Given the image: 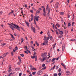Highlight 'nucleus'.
I'll use <instances>...</instances> for the list:
<instances>
[{"label": "nucleus", "instance_id": "nucleus-1", "mask_svg": "<svg viewBox=\"0 0 76 76\" xmlns=\"http://www.w3.org/2000/svg\"><path fill=\"white\" fill-rule=\"evenodd\" d=\"M11 24L13 25V26H14L10 24H8V25H10L11 26H12V27H13L14 28H16L18 30V31H20V29H20V27H19L16 24H13V23H12Z\"/></svg>", "mask_w": 76, "mask_h": 76}, {"label": "nucleus", "instance_id": "nucleus-2", "mask_svg": "<svg viewBox=\"0 0 76 76\" xmlns=\"http://www.w3.org/2000/svg\"><path fill=\"white\" fill-rule=\"evenodd\" d=\"M48 40H45L44 41V42L43 43V45H48Z\"/></svg>", "mask_w": 76, "mask_h": 76}, {"label": "nucleus", "instance_id": "nucleus-3", "mask_svg": "<svg viewBox=\"0 0 76 76\" xmlns=\"http://www.w3.org/2000/svg\"><path fill=\"white\" fill-rule=\"evenodd\" d=\"M34 18L36 21H37V22H38V20L39 19L38 18H39V16H37V17L36 16H35Z\"/></svg>", "mask_w": 76, "mask_h": 76}, {"label": "nucleus", "instance_id": "nucleus-4", "mask_svg": "<svg viewBox=\"0 0 76 76\" xmlns=\"http://www.w3.org/2000/svg\"><path fill=\"white\" fill-rule=\"evenodd\" d=\"M47 53H43L41 54V56L42 57H45L47 55Z\"/></svg>", "mask_w": 76, "mask_h": 76}, {"label": "nucleus", "instance_id": "nucleus-5", "mask_svg": "<svg viewBox=\"0 0 76 76\" xmlns=\"http://www.w3.org/2000/svg\"><path fill=\"white\" fill-rule=\"evenodd\" d=\"M42 73V71L41 70H40L37 72V75H41Z\"/></svg>", "mask_w": 76, "mask_h": 76}, {"label": "nucleus", "instance_id": "nucleus-6", "mask_svg": "<svg viewBox=\"0 0 76 76\" xmlns=\"http://www.w3.org/2000/svg\"><path fill=\"white\" fill-rule=\"evenodd\" d=\"M58 5H59V3L57 2L55 4L56 8H58Z\"/></svg>", "mask_w": 76, "mask_h": 76}, {"label": "nucleus", "instance_id": "nucleus-7", "mask_svg": "<svg viewBox=\"0 0 76 76\" xmlns=\"http://www.w3.org/2000/svg\"><path fill=\"white\" fill-rule=\"evenodd\" d=\"M64 48H65V46H64V45H62V51H64Z\"/></svg>", "mask_w": 76, "mask_h": 76}, {"label": "nucleus", "instance_id": "nucleus-8", "mask_svg": "<svg viewBox=\"0 0 76 76\" xmlns=\"http://www.w3.org/2000/svg\"><path fill=\"white\" fill-rule=\"evenodd\" d=\"M7 53H4L3 55H2V56H3V57H6V56L7 55Z\"/></svg>", "mask_w": 76, "mask_h": 76}, {"label": "nucleus", "instance_id": "nucleus-9", "mask_svg": "<svg viewBox=\"0 0 76 76\" xmlns=\"http://www.w3.org/2000/svg\"><path fill=\"white\" fill-rule=\"evenodd\" d=\"M50 39L52 42H53V41H54V40H53V38L52 37V36L50 37Z\"/></svg>", "mask_w": 76, "mask_h": 76}, {"label": "nucleus", "instance_id": "nucleus-10", "mask_svg": "<svg viewBox=\"0 0 76 76\" xmlns=\"http://www.w3.org/2000/svg\"><path fill=\"white\" fill-rule=\"evenodd\" d=\"M60 14L61 15H63L64 14V12H60Z\"/></svg>", "mask_w": 76, "mask_h": 76}, {"label": "nucleus", "instance_id": "nucleus-11", "mask_svg": "<svg viewBox=\"0 0 76 76\" xmlns=\"http://www.w3.org/2000/svg\"><path fill=\"white\" fill-rule=\"evenodd\" d=\"M45 60V57H44L42 59V61L43 62Z\"/></svg>", "mask_w": 76, "mask_h": 76}, {"label": "nucleus", "instance_id": "nucleus-12", "mask_svg": "<svg viewBox=\"0 0 76 76\" xmlns=\"http://www.w3.org/2000/svg\"><path fill=\"white\" fill-rule=\"evenodd\" d=\"M56 58H53L51 61L52 62H54V60H56Z\"/></svg>", "mask_w": 76, "mask_h": 76}, {"label": "nucleus", "instance_id": "nucleus-13", "mask_svg": "<svg viewBox=\"0 0 76 76\" xmlns=\"http://www.w3.org/2000/svg\"><path fill=\"white\" fill-rule=\"evenodd\" d=\"M2 45H3V46H4V45H6V43H1Z\"/></svg>", "mask_w": 76, "mask_h": 76}, {"label": "nucleus", "instance_id": "nucleus-14", "mask_svg": "<svg viewBox=\"0 0 76 76\" xmlns=\"http://www.w3.org/2000/svg\"><path fill=\"white\" fill-rule=\"evenodd\" d=\"M12 69H9L8 70V72L9 73H10L11 72H12Z\"/></svg>", "mask_w": 76, "mask_h": 76}, {"label": "nucleus", "instance_id": "nucleus-15", "mask_svg": "<svg viewBox=\"0 0 76 76\" xmlns=\"http://www.w3.org/2000/svg\"><path fill=\"white\" fill-rule=\"evenodd\" d=\"M49 8V7H48V5H47V7H46V10H47V11L48 9Z\"/></svg>", "mask_w": 76, "mask_h": 76}, {"label": "nucleus", "instance_id": "nucleus-16", "mask_svg": "<svg viewBox=\"0 0 76 76\" xmlns=\"http://www.w3.org/2000/svg\"><path fill=\"white\" fill-rule=\"evenodd\" d=\"M40 12H39V11H37L36 12V14H38V13H39Z\"/></svg>", "mask_w": 76, "mask_h": 76}, {"label": "nucleus", "instance_id": "nucleus-17", "mask_svg": "<svg viewBox=\"0 0 76 76\" xmlns=\"http://www.w3.org/2000/svg\"><path fill=\"white\" fill-rule=\"evenodd\" d=\"M33 32L35 33V27H33Z\"/></svg>", "mask_w": 76, "mask_h": 76}, {"label": "nucleus", "instance_id": "nucleus-18", "mask_svg": "<svg viewBox=\"0 0 76 76\" xmlns=\"http://www.w3.org/2000/svg\"><path fill=\"white\" fill-rule=\"evenodd\" d=\"M50 39V37H48L46 38V39L45 40H48Z\"/></svg>", "mask_w": 76, "mask_h": 76}, {"label": "nucleus", "instance_id": "nucleus-19", "mask_svg": "<svg viewBox=\"0 0 76 76\" xmlns=\"http://www.w3.org/2000/svg\"><path fill=\"white\" fill-rule=\"evenodd\" d=\"M43 15L44 16H45V15H46V12H43Z\"/></svg>", "mask_w": 76, "mask_h": 76}, {"label": "nucleus", "instance_id": "nucleus-20", "mask_svg": "<svg viewBox=\"0 0 76 76\" xmlns=\"http://www.w3.org/2000/svg\"><path fill=\"white\" fill-rule=\"evenodd\" d=\"M71 26V24H70V23H68V26Z\"/></svg>", "mask_w": 76, "mask_h": 76}, {"label": "nucleus", "instance_id": "nucleus-21", "mask_svg": "<svg viewBox=\"0 0 76 76\" xmlns=\"http://www.w3.org/2000/svg\"><path fill=\"white\" fill-rule=\"evenodd\" d=\"M50 12V8H49L48 9V14H49Z\"/></svg>", "mask_w": 76, "mask_h": 76}, {"label": "nucleus", "instance_id": "nucleus-22", "mask_svg": "<svg viewBox=\"0 0 76 76\" xmlns=\"http://www.w3.org/2000/svg\"><path fill=\"white\" fill-rule=\"evenodd\" d=\"M13 13V11L12 10V12L9 13V15H12V13Z\"/></svg>", "mask_w": 76, "mask_h": 76}, {"label": "nucleus", "instance_id": "nucleus-23", "mask_svg": "<svg viewBox=\"0 0 76 76\" xmlns=\"http://www.w3.org/2000/svg\"><path fill=\"white\" fill-rule=\"evenodd\" d=\"M26 24L28 26H29V23L26 22Z\"/></svg>", "mask_w": 76, "mask_h": 76}, {"label": "nucleus", "instance_id": "nucleus-24", "mask_svg": "<svg viewBox=\"0 0 76 76\" xmlns=\"http://www.w3.org/2000/svg\"><path fill=\"white\" fill-rule=\"evenodd\" d=\"M35 57H36L35 56H31V58H35Z\"/></svg>", "mask_w": 76, "mask_h": 76}, {"label": "nucleus", "instance_id": "nucleus-25", "mask_svg": "<svg viewBox=\"0 0 76 76\" xmlns=\"http://www.w3.org/2000/svg\"><path fill=\"white\" fill-rule=\"evenodd\" d=\"M36 73V72H34L32 73V75H35V74Z\"/></svg>", "mask_w": 76, "mask_h": 76}, {"label": "nucleus", "instance_id": "nucleus-26", "mask_svg": "<svg viewBox=\"0 0 76 76\" xmlns=\"http://www.w3.org/2000/svg\"><path fill=\"white\" fill-rule=\"evenodd\" d=\"M43 12H45V8H44L43 9Z\"/></svg>", "mask_w": 76, "mask_h": 76}, {"label": "nucleus", "instance_id": "nucleus-27", "mask_svg": "<svg viewBox=\"0 0 76 76\" xmlns=\"http://www.w3.org/2000/svg\"><path fill=\"white\" fill-rule=\"evenodd\" d=\"M61 65H62V66H64L65 65L64 64H63V63H61Z\"/></svg>", "mask_w": 76, "mask_h": 76}, {"label": "nucleus", "instance_id": "nucleus-28", "mask_svg": "<svg viewBox=\"0 0 76 76\" xmlns=\"http://www.w3.org/2000/svg\"><path fill=\"white\" fill-rule=\"evenodd\" d=\"M20 56H21V57H23L24 56V55L23 54H20Z\"/></svg>", "mask_w": 76, "mask_h": 76}, {"label": "nucleus", "instance_id": "nucleus-29", "mask_svg": "<svg viewBox=\"0 0 76 76\" xmlns=\"http://www.w3.org/2000/svg\"><path fill=\"white\" fill-rule=\"evenodd\" d=\"M30 68H31V70H32V69L33 68H32V66H30Z\"/></svg>", "mask_w": 76, "mask_h": 76}, {"label": "nucleus", "instance_id": "nucleus-30", "mask_svg": "<svg viewBox=\"0 0 76 76\" xmlns=\"http://www.w3.org/2000/svg\"><path fill=\"white\" fill-rule=\"evenodd\" d=\"M42 67H45V64H43L42 65Z\"/></svg>", "mask_w": 76, "mask_h": 76}, {"label": "nucleus", "instance_id": "nucleus-31", "mask_svg": "<svg viewBox=\"0 0 76 76\" xmlns=\"http://www.w3.org/2000/svg\"><path fill=\"white\" fill-rule=\"evenodd\" d=\"M66 73H70V72L68 71H66Z\"/></svg>", "mask_w": 76, "mask_h": 76}, {"label": "nucleus", "instance_id": "nucleus-32", "mask_svg": "<svg viewBox=\"0 0 76 76\" xmlns=\"http://www.w3.org/2000/svg\"><path fill=\"white\" fill-rule=\"evenodd\" d=\"M56 26H58V27H60V25H59L58 23L56 24Z\"/></svg>", "mask_w": 76, "mask_h": 76}, {"label": "nucleus", "instance_id": "nucleus-33", "mask_svg": "<svg viewBox=\"0 0 76 76\" xmlns=\"http://www.w3.org/2000/svg\"><path fill=\"white\" fill-rule=\"evenodd\" d=\"M15 50H18V47L17 46L15 47Z\"/></svg>", "mask_w": 76, "mask_h": 76}, {"label": "nucleus", "instance_id": "nucleus-34", "mask_svg": "<svg viewBox=\"0 0 76 76\" xmlns=\"http://www.w3.org/2000/svg\"><path fill=\"white\" fill-rule=\"evenodd\" d=\"M60 32L61 34H63V31H61Z\"/></svg>", "mask_w": 76, "mask_h": 76}, {"label": "nucleus", "instance_id": "nucleus-35", "mask_svg": "<svg viewBox=\"0 0 76 76\" xmlns=\"http://www.w3.org/2000/svg\"><path fill=\"white\" fill-rule=\"evenodd\" d=\"M36 54H37L36 52H34V53L33 54V56H35V55Z\"/></svg>", "mask_w": 76, "mask_h": 76}, {"label": "nucleus", "instance_id": "nucleus-36", "mask_svg": "<svg viewBox=\"0 0 76 76\" xmlns=\"http://www.w3.org/2000/svg\"><path fill=\"white\" fill-rule=\"evenodd\" d=\"M24 53H26V54H28V52L26 51H25Z\"/></svg>", "mask_w": 76, "mask_h": 76}, {"label": "nucleus", "instance_id": "nucleus-37", "mask_svg": "<svg viewBox=\"0 0 76 76\" xmlns=\"http://www.w3.org/2000/svg\"><path fill=\"white\" fill-rule=\"evenodd\" d=\"M55 28L56 29H58L57 27V26L56 25H55Z\"/></svg>", "mask_w": 76, "mask_h": 76}, {"label": "nucleus", "instance_id": "nucleus-38", "mask_svg": "<svg viewBox=\"0 0 76 76\" xmlns=\"http://www.w3.org/2000/svg\"><path fill=\"white\" fill-rule=\"evenodd\" d=\"M32 10H35V11L36 10V9H35L34 8V7L32 8Z\"/></svg>", "mask_w": 76, "mask_h": 76}, {"label": "nucleus", "instance_id": "nucleus-39", "mask_svg": "<svg viewBox=\"0 0 76 76\" xmlns=\"http://www.w3.org/2000/svg\"><path fill=\"white\" fill-rule=\"evenodd\" d=\"M58 72H61V68H59L58 69Z\"/></svg>", "mask_w": 76, "mask_h": 76}, {"label": "nucleus", "instance_id": "nucleus-40", "mask_svg": "<svg viewBox=\"0 0 76 76\" xmlns=\"http://www.w3.org/2000/svg\"><path fill=\"white\" fill-rule=\"evenodd\" d=\"M58 38H62V36H58Z\"/></svg>", "mask_w": 76, "mask_h": 76}, {"label": "nucleus", "instance_id": "nucleus-41", "mask_svg": "<svg viewBox=\"0 0 76 76\" xmlns=\"http://www.w3.org/2000/svg\"><path fill=\"white\" fill-rule=\"evenodd\" d=\"M55 45H56V44H55V45H53V48H55V47H56V46H55Z\"/></svg>", "mask_w": 76, "mask_h": 76}, {"label": "nucleus", "instance_id": "nucleus-42", "mask_svg": "<svg viewBox=\"0 0 76 76\" xmlns=\"http://www.w3.org/2000/svg\"><path fill=\"white\" fill-rule=\"evenodd\" d=\"M61 20V22H64V21L63 20V19L62 18Z\"/></svg>", "mask_w": 76, "mask_h": 76}, {"label": "nucleus", "instance_id": "nucleus-43", "mask_svg": "<svg viewBox=\"0 0 76 76\" xmlns=\"http://www.w3.org/2000/svg\"><path fill=\"white\" fill-rule=\"evenodd\" d=\"M66 76H69V75H70V74H68V73H67L66 74Z\"/></svg>", "mask_w": 76, "mask_h": 76}, {"label": "nucleus", "instance_id": "nucleus-44", "mask_svg": "<svg viewBox=\"0 0 76 76\" xmlns=\"http://www.w3.org/2000/svg\"><path fill=\"white\" fill-rule=\"evenodd\" d=\"M11 37L12 38H14V37H13V35L12 34H11Z\"/></svg>", "mask_w": 76, "mask_h": 76}, {"label": "nucleus", "instance_id": "nucleus-45", "mask_svg": "<svg viewBox=\"0 0 76 76\" xmlns=\"http://www.w3.org/2000/svg\"><path fill=\"white\" fill-rule=\"evenodd\" d=\"M30 12H31V13H33V10H30Z\"/></svg>", "mask_w": 76, "mask_h": 76}, {"label": "nucleus", "instance_id": "nucleus-46", "mask_svg": "<svg viewBox=\"0 0 76 76\" xmlns=\"http://www.w3.org/2000/svg\"><path fill=\"white\" fill-rule=\"evenodd\" d=\"M31 18H34V16L33 15H32V14L31 15Z\"/></svg>", "mask_w": 76, "mask_h": 76}, {"label": "nucleus", "instance_id": "nucleus-47", "mask_svg": "<svg viewBox=\"0 0 76 76\" xmlns=\"http://www.w3.org/2000/svg\"><path fill=\"white\" fill-rule=\"evenodd\" d=\"M26 50H27V51L28 52V53H30V51H29V50L27 49Z\"/></svg>", "mask_w": 76, "mask_h": 76}, {"label": "nucleus", "instance_id": "nucleus-48", "mask_svg": "<svg viewBox=\"0 0 76 76\" xmlns=\"http://www.w3.org/2000/svg\"><path fill=\"white\" fill-rule=\"evenodd\" d=\"M58 76H61V73L59 72L58 74Z\"/></svg>", "mask_w": 76, "mask_h": 76}, {"label": "nucleus", "instance_id": "nucleus-49", "mask_svg": "<svg viewBox=\"0 0 76 76\" xmlns=\"http://www.w3.org/2000/svg\"><path fill=\"white\" fill-rule=\"evenodd\" d=\"M56 34L57 35H58V32H57V30H56Z\"/></svg>", "mask_w": 76, "mask_h": 76}, {"label": "nucleus", "instance_id": "nucleus-50", "mask_svg": "<svg viewBox=\"0 0 76 76\" xmlns=\"http://www.w3.org/2000/svg\"><path fill=\"white\" fill-rule=\"evenodd\" d=\"M54 76H57V74L55 73V74H54Z\"/></svg>", "mask_w": 76, "mask_h": 76}, {"label": "nucleus", "instance_id": "nucleus-51", "mask_svg": "<svg viewBox=\"0 0 76 76\" xmlns=\"http://www.w3.org/2000/svg\"><path fill=\"white\" fill-rule=\"evenodd\" d=\"M74 24H75V22H72V26H73Z\"/></svg>", "mask_w": 76, "mask_h": 76}, {"label": "nucleus", "instance_id": "nucleus-52", "mask_svg": "<svg viewBox=\"0 0 76 76\" xmlns=\"http://www.w3.org/2000/svg\"><path fill=\"white\" fill-rule=\"evenodd\" d=\"M21 75H22V73H20L19 74V76H21Z\"/></svg>", "mask_w": 76, "mask_h": 76}, {"label": "nucleus", "instance_id": "nucleus-53", "mask_svg": "<svg viewBox=\"0 0 76 76\" xmlns=\"http://www.w3.org/2000/svg\"><path fill=\"white\" fill-rule=\"evenodd\" d=\"M32 70H36L37 69L36 68H33Z\"/></svg>", "mask_w": 76, "mask_h": 76}, {"label": "nucleus", "instance_id": "nucleus-54", "mask_svg": "<svg viewBox=\"0 0 76 76\" xmlns=\"http://www.w3.org/2000/svg\"><path fill=\"white\" fill-rule=\"evenodd\" d=\"M4 58L3 57H2V56H0V58Z\"/></svg>", "mask_w": 76, "mask_h": 76}, {"label": "nucleus", "instance_id": "nucleus-55", "mask_svg": "<svg viewBox=\"0 0 76 76\" xmlns=\"http://www.w3.org/2000/svg\"><path fill=\"white\" fill-rule=\"evenodd\" d=\"M41 10H42V9L41 8H39V11H41Z\"/></svg>", "mask_w": 76, "mask_h": 76}, {"label": "nucleus", "instance_id": "nucleus-56", "mask_svg": "<svg viewBox=\"0 0 76 76\" xmlns=\"http://www.w3.org/2000/svg\"><path fill=\"white\" fill-rule=\"evenodd\" d=\"M16 69L17 70H20V68H16Z\"/></svg>", "mask_w": 76, "mask_h": 76}, {"label": "nucleus", "instance_id": "nucleus-57", "mask_svg": "<svg viewBox=\"0 0 76 76\" xmlns=\"http://www.w3.org/2000/svg\"><path fill=\"white\" fill-rule=\"evenodd\" d=\"M36 58H35V61H37V57H36Z\"/></svg>", "mask_w": 76, "mask_h": 76}, {"label": "nucleus", "instance_id": "nucleus-58", "mask_svg": "<svg viewBox=\"0 0 76 76\" xmlns=\"http://www.w3.org/2000/svg\"><path fill=\"white\" fill-rule=\"evenodd\" d=\"M47 68V67L45 66L44 67L43 69V70H44L45 69H46Z\"/></svg>", "mask_w": 76, "mask_h": 76}, {"label": "nucleus", "instance_id": "nucleus-59", "mask_svg": "<svg viewBox=\"0 0 76 76\" xmlns=\"http://www.w3.org/2000/svg\"><path fill=\"white\" fill-rule=\"evenodd\" d=\"M13 52H11V54L12 55V56H13Z\"/></svg>", "mask_w": 76, "mask_h": 76}, {"label": "nucleus", "instance_id": "nucleus-60", "mask_svg": "<svg viewBox=\"0 0 76 76\" xmlns=\"http://www.w3.org/2000/svg\"><path fill=\"white\" fill-rule=\"evenodd\" d=\"M21 39V41H23H23H24V40H23V39L22 38Z\"/></svg>", "mask_w": 76, "mask_h": 76}, {"label": "nucleus", "instance_id": "nucleus-61", "mask_svg": "<svg viewBox=\"0 0 76 76\" xmlns=\"http://www.w3.org/2000/svg\"><path fill=\"white\" fill-rule=\"evenodd\" d=\"M56 68L58 69V66H56Z\"/></svg>", "mask_w": 76, "mask_h": 76}, {"label": "nucleus", "instance_id": "nucleus-62", "mask_svg": "<svg viewBox=\"0 0 76 76\" xmlns=\"http://www.w3.org/2000/svg\"><path fill=\"white\" fill-rule=\"evenodd\" d=\"M51 59H49V62H50V61H51Z\"/></svg>", "mask_w": 76, "mask_h": 76}, {"label": "nucleus", "instance_id": "nucleus-63", "mask_svg": "<svg viewBox=\"0 0 76 76\" xmlns=\"http://www.w3.org/2000/svg\"><path fill=\"white\" fill-rule=\"evenodd\" d=\"M42 33H43V32L42 31H41L40 32V34H42Z\"/></svg>", "mask_w": 76, "mask_h": 76}, {"label": "nucleus", "instance_id": "nucleus-64", "mask_svg": "<svg viewBox=\"0 0 76 76\" xmlns=\"http://www.w3.org/2000/svg\"><path fill=\"white\" fill-rule=\"evenodd\" d=\"M44 76H48V75H44Z\"/></svg>", "mask_w": 76, "mask_h": 76}]
</instances>
